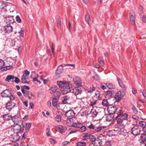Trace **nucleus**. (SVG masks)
<instances>
[{
	"instance_id": "1",
	"label": "nucleus",
	"mask_w": 146,
	"mask_h": 146,
	"mask_svg": "<svg viewBox=\"0 0 146 146\" xmlns=\"http://www.w3.org/2000/svg\"><path fill=\"white\" fill-rule=\"evenodd\" d=\"M21 125H22V127L18 123L14 125L13 129L15 133H22L23 132L24 125H23V122H21Z\"/></svg>"
},
{
	"instance_id": "2",
	"label": "nucleus",
	"mask_w": 146,
	"mask_h": 146,
	"mask_svg": "<svg viewBox=\"0 0 146 146\" xmlns=\"http://www.w3.org/2000/svg\"><path fill=\"white\" fill-rule=\"evenodd\" d=\"M78 123H76L75 120L72 118L68 119L67 121L66 124L69 127H73L76 128V127H79V125L80 124H78Z\"/></svg>"
},
{
	"instance_id": "3",
	"label": "nucleus",
	"mask_w": 146,
	"mask_h": 146,
	"mask_svg": "<svg viewBox=\"0 0 146 146\" xmlns=\"http://www.w3.org/2000/svg\"><path fill=\"white\" fill-rule=\"evenodd\" d=\"M128 114L127 113H124L122 111L120 110L119 112L117 113L116 118L122 119L123 121L126 120L127 119L128 117Z\"/></svg>"
},
{
	"instance_id": "4",
	"label": "nucleus",
	"mask_w": 146,
	"mask_h": 146,
	"mask_svg": "<svg viewBox=\"0 0 146 146\" xmlns=\"http://www.w3.org/2000/svg\"><path fill=\"white\" fill-rule=\"evenodd\" d=\"M141 129L138 126H135L131 129V133L134 135H137L140 134Z\"/></svg>"
},
{
	"instance_id": "5",
	"label": "nucleus",
	"mask_w": 146,
	"mask_h": 146,
	"mask_svg": "<svg viewBox=\"0 0 146 146\" xmlns=\"http://www.w3.org/2000/svg\"><path fill=\"white\" fill-rule=\"evenodd\" d=\"M115 119H117V124L116 126L117 127L118 129H117L116 130L118 131H120L122 130L123 127H124V125L123 123V121L122 119L118 118H116V117L115 118Z\"/></svg>"
},
{
	"instance_id": "6",
	"label": "nucleus",
	"mask_w": 146,
	"mask_h": 146,
	"mask_svg": "<svg viewBox=\"0 0 146 146\" xmlns=\"http://www.w3.org/2000/svg\"><path fill=\"white\" fill-rule=\"evenodd\" d=\"M70 86L71 85L69 84L65 83L62 89V91L63 94H66L71 91Z\"/></svg>"
},
{
	"instance_id": "7",
	"label": "nucleus",
	"mask_w": 146,
	"mask_h": 146,
	"mask_svg": "<svg viewBox=\"0 0 146 146\" xmlns=\"http://www.w3.org/2000/svg\"><path fill=\"white\" fill-rule=\"evenodd\" d=\"M129 19L131 24L132 25L134 24L135 19V14L133 11L131 10L130 11Z\"/></svg>"
},
{
	"instance_id": "8",
	"label": "nucleus",
	"mask_w": 146,
	"mask_h": 146,
	"mask_svg": "<svg viewBox=\"0 0 146 146\" xmlns=\"http://www.w3.org/2000/svg\"><path fill=\"white\" fill-rule=\"evenodd\" d=\"M11 92L8 89H6L4 90L1 93V95L3 98L9 97V95H11Z\"/></svg>"
},
{
	"instance_id": "9",
	"label": "nucleus",
	"mask_w": 146,
	"mask_h": 146,
	"mask_svg": "<svg viewBox=\"0 0 146 146\" xmlns=\"http://www.w3.org/2000/svg\"><path fill=\"white\" fill-rule=\"evenodd\" d=\"M3 29L6 34H9L13 31L12 27L10 25H6L3 27Z\"/></svg>"
},
{
	"instance_id": "10",
	"label": "nucleus",
	"mask_w": 146,
	"mask_h": 146,
	"mask_svg": "<svg viewBox=\"0 0 146 146\" xmlns=\"http://www.w3.org/2000/svg\"><path fill=\"white\" fill-rule=\"evenodd\" d=\"M65 115L68 119L73 118L75 115V113L73 110H69L66 111Z\"/></svg>"
},
{
	"instance_id": "11",
	"label": "nucleus",
	"mask_w": 146,
	"mask_h": 146,
	"mask_svg": "<svg viewBox=\"0 0 146 146\" xmlns=\"http://www.w3.org/2000/svg\"><path fill=\"white\" fill-rule=\"evenodd\" d=\"M4 21L7 24V25H10L11 23H12L14 21L13 17L8 16L5 17L4 19Z\"/></svg>"
},
{
	"instance_id": "12",
	"label": "nucleus",
	"mask_w": 146,
	"mask_h": 146,
	"mask_svg": "<svg viewBox=\"0 0 146 146\" xmlns=\"http://www.w3.org/2000/svg\"><path fill=\"white\" fill-rule=\"evenodd\" d=\"M63 67L61 65L59 66L56 71V78L60 77V75L61 74L63 71Z\"/></svg>"
},
{
	"instance_id": "13",
	"label": "nucleus",
	"mask_w": 146,
	"mask_h": 146,
	"mask_svg": "<svg viewBox=\"0 0 146 146\" xmlns=\"http://www.w3.org/2000/svg\"><path fill=\"white\" fill-rule=\"evenodd\" d=\"M117 110L116 106L110 105L108 108V111L110 114H113Z\"/></svg>"
},
{
	"instance_id": "14",
	"label": "nucleus",
	"mask_w": 146,
	"mask_h": 146,
	"mask_svg": "<svg viewBox=\"0 0 146 146\" xmlns=\"http://www.w3.org/2000/svg\"><path fill=\"white\" fill-rule=\"evenodd\" d=\"M15 106V103L11 101H10V102H9L6 104L5 107L8 110H10L13 108Z\"/></svg>"
},
{
	"instance_id": "15",
	"label": "nucleus",
	"mask_w": 146,
	"mask_h": 146,
	"mask_svg": "<svg viewBox=\"0 0 146 146\" xmlns=\"http://www.w3.org/2000/svg\"><path fill=\"white\" fill-rule=\"evenodd\" d=\"M73 81L74 83L78 86H81L82 81L80 78L78 77H75L73 78Z\"/></svg>"
},
{
	"instance_id": "16",
	"label": "nucleus",
	"mask_w": 146,
	"mask_h": 146,
	"mask_svg": "<svg viewBox=\"0 0 146 146\" xmlns=\"http://www.w3.org/2000/svg\"><path fill=\"white\" fill-rule=\"evenodd\" d=\"M94 146H102V139L98 137L96 138L95 141L92 143Z\"/></svg>"
},
{
	"instance_id": "17",
	"label": "nucleus",
	"mask_w": 146,
	"mask_h": 146,
	"mask_svg": "<svg viewBox=\"0 0 146 146\" xmlns=\"http://www.w3.org/2000/svg\"><path fill=\"white\" fill-rule=\"evenodd\" d=\"M9 45L10 46H15V45H19V43H20V40H16L15 39H9Z\"/></svg>"
},
{
	"instance_id": "18",
	"label": "nucleus",
	"mask_w": 146,
	"mask_h": 146,
	"mask_svg": "<svg viewBox=\"0 0 146 146\" xmlns=\"http://www.w3.org/2000/svg\"><path fill=\"white\" fill-rule=\"evenodd\" d=\"M123 95H122L120 91L118 92L115 96V99L116 101H118L121 100Z\"/></svg>"
},
{
	"instance_id": "19",
	"label": "nucleus",
	"mask_w": 146,
	"mask_h": 146,
	"mask_svg": "<svg viewBox=\"0 0 146 146\" xmlns=\"http://www.w3.org/2000/svg\"><path fill=\"white\" fill-rule=\"evenodd\" d=\"M81 91L82 90L80 88L76 87L72 89L71 92L76 95L80 94Z\"/></svg>"
},
{
	"instance_id": "20",
	"label": "nucleus",
	"mask_w": 146,
	"mask_h": 146,
	"mask_svg": "<svg viewBox=\"0 0 146 146\" xmlns=\"http://www.w3.org/2000/svg\"><path fill=\"white\" fill-rule=\"evenodd\" d=\"M0 62H1V64H0V69H1L2 71H6L9 70V68H7L6 66L3 67L4 65V62L3 60H0Z\"/></svg>"
},
{
	"instance_id": "21",
	"label": "nucleus",
	"mask_w": 146,
	"mask_h": 146,
	"mask_svg": "<svg viewBox=\"0 0 146 146\" xmlns=\"http://www.w3.org/2000/svg\"><path fill=\"white\" fill-rule=\"evenodd\" d=\"M10 139L11 141L15 142L19 139V137L17 135H11L10 137Z\"/></svg>"
},
{
	"instance_id": "22",
	"label": "nucleus",
	"mask_w": 146,
	"mask_h": 146,
	"mask_svg": "<svg viewBox=\"0 0 146 146\" xmlns=\"http://www.w3.org/2000/svg\"><path fill=\"white\" fill-rule=\"evenodd\" d=\"M58 89V87L56 86L55 85L52 86L49 89L50 90V93L52 94L58 91L57 90Z\"/></svg>"
},
{
	"instance_id": "23",
	"label": "nucleus",
	"mask_w": 146,
	"mask_h": 146,
	"mask_svg": "<svg viewBox=\"0 0 146 146\" xmlns=\"http://www.w3.org/2000/svg\"><path fill=\"white\" fill-rule=\"evenodd\" d=\"M70 98L69 97L66 96L63 97L62 99V104H68V101L69 100Z\"/></svg>"
},
{
	"instance_id": "24",
	"label": "nucleus",
	"mask_w": 146,
	"mask_h": 146,
	"mask_svg": "<svg viewBox=\"0 0 146 146\" xmlns=\"http://www.w3.org/2000/svg\"><path fill=\"white\" fill-rule=\"evenodd\" d=\"M78 124H80V125H79V127H76V128H80L79 129V131L80 132H83L86 129V127L85 126H82V124L81 123H78Z\"/></svg>"
},
{
	"instance_id": "25",
	"label": "nucleus",
	"mask_w": 146,
	"mask_h": 146,
	"mask_svg": "<svg viewBox=\"0 0 146 146\" xmlns=\"http://www.w3.org/2000/svg\"><path fill=\"white\" fill-rule=\"evenodd\" d=\"M58 129L59 132L61 133L65 132L66 130V127L61 125H60L58 126Z\"/></svg>"
},
{
	"instance_id": "26",
	"label": "nucleus",
	"mask_w": 146,
	"mask_h": 146,
	"mask_svg": "<svg viewBox=\"0 0 146 146\" xmlns=\"http://www.w3.org/2000/svg\"><path fill=\"white\" fill-rule=\"evenodd\" d=\"M3 117L5 121H9L11 119L12 116L9 115L8 114H7L3 115Z\"/></svg>"
},
{
	"instance_id": "27",
	"label": "nucleus",
	"mask_w": 146,
	"mask_h": 146,
	"mask_svg": "<svg viewBox=\"0 0 146 146\" xmlns=\"http://www.w3.org/2000/svg\"><path fill=\"white\" fill-rule=\"evenodd\" d=\"M114 116L113 114H110V115H108L106 117V121H111L114 119Z\"/></svg>"
},
{
	"instance_id": "28",
	"label": "nucleus",
	"mask_w": 146,
	"mask_h": 146,
	"mask_svg": "<svg viewBox=\"0 0 146 146\" xmlns=\"http://www.w3.org/2000/svg\"><path fill=\"white\" fill-rule=\"evenodd\" d=\"M18 118V117L17 115H15L13 117H12L11 119L14 123V124L18 123L19 122Z\"/></svg>"
},
{
	"instance_id": "29",
	"label": "nucleus",
	"mask_w": 146,
	"mask_h": 146,
	"mask_svg": "<svg viewBox=\"0 0 146 146\" xmlns=\"http://www.w3.org/2000/svg\"><path fill=\"white\" fill-rule=\"evenodd\" d=\"M102 105L104 106H107L108 107L110 105L108 102L107 99H104L102 102Z\"/></svg>"
},
{
	"instance_id": "30",
	"label": "nucleus",
	"mask_w": 146,
	"mask_h": 146,
	"mask_svg": "<svg viewBox=\"0 0 146 146\" xmlns=\"http://www.w3.org/2000/svg\"><path fill=\"white\" fill-rule=\"evenodd\" d=\"M15 76L13 75H9L7 76L5 79V81L7 82H10L11 79H14Z\"/></svg>"
},
{
	"instance_id": "31",
	"label": "nucleus",
	"mask_w": 146,
	"mask_h": 146,
	"mask_svg": "<svg viewBox=\"0 0 146 146\" xmlns=\"http://www.w3.org/2000/svg\"><path fill=\"white\" fill-rule=\"evenodd\" d=\"M106 84L108 88L109 89H112L115 88V85L111 83H106Z\"/></svg>"
},
{
	"instance_id": "32",
	"label": "nucleus",
	"mask_w": 146,
	"mask_h": 146,
	"mask_svg": "<svg viewBox=\"0 0 146 146\" xmlns=\"http://www.w3.org/2000/svg\"><path fill=\"white\" fill-rule=\"evenodd\" d=\"M89 138L90 141L92 142V143H93L96 140V137L94 136L91 135L90 134L89 135Z\"/></svg>"
},
{
	"instance_id": "33",
	"label": "nucleus",
	"mask_w": 146,
	"mask_h": 146,
	"mask_svg": "<svg viewBox=\"0 0 146 146\" xmlns=\"http://www.w3.org/2000/svg\"><path fill=\"white\" fill-rule=\"evenodd\" d=\"M105 95L107 98H110L112 96V92L110 91H108L105 92Z\"/></svg>"
},
{
	"instance_id": "34",
	"label": "nucleus",
	"mask_w": 146,
	"mask_h": 146,
	"mask_svg": "<svg viewBox=\"0 0 146 146\" xmlns=\"http://www.w3.org/2000/svg\"><path fill=\"white\" fill-rule=\"evenodd\" d=\"M65 83H64L62 81H57V84L58 86L60 87L62 89V88Z\"/></svg>"
},
{
	"instance_id": "35",
	"label": "nucleus",
	"mask_w": 146,
	"mask_h": 146,
	"mask_svg": "<svg viewBox=\"0 0 146 146\" xmlns=\"http://www.w3.org/2000/svg\"><path fill=\"white\" fill-rule=\"evenodd\" d=\"M90 134L85 133H83V137L82 139L84 140H86L89 138Z\"/></svg>"
},
{
	"instance_id": "36",
	"label": "nucleus",
	"mask_w": 146,
	"mask_h": 146,
	"mask_svg": "<svg viewBox=\"0 0 146 146\" xmlns=\"http://www.w3.org/2000/svg\"><path fill=\"white\" fill-rule=\"evenodd\" d=\"M140 137L142 142H144L146 141V134L145 133H143L141 134Z\"/></svg>"
},
{
	"instance_id": "37",
	"label": "nucleus",
	"mask_w": 146,
	"mask_h": 146,
	"mask_svg": "<svg viewBox=\"0 0 146 146\" xmlns=\"http://www.w3.org/2000/svg\"><path fill=\"white\" fill-rule=\"evenodd\" d=\"M21 91L25 97H27L29 95V91L26 90H23V89Z\"/></svg>"
},
{
	"instance_id": "38",
	"label": "nucleus",
	"mask_w": 146,
	"mask_h": 146,
	"mask_svg": "<svg viewBox=\"0 0 146 146\" xmlns=\"http://www.w3.org/2000/svg\"><path fill=\"white\" fill-rule=\"evenodd\" d=\"M104 127L102 126H100L98 127H96L95 131L97 132H99L101 131H103Z\"/></svg>"
},
{
	"instance_id": "39",
	"label": "nucleus",
	"mask_w": 146,
	"mask_h": 146,
	"mask_svg": "<svg viewBox=\"0 0 146 146\" xmlns=\"http://www.w3.org/2000/svg\"><path fill=\"white\" fill-rule=\"evenodd\" d=\"M140 126L143 127V129L146 127V122L145 121H141L139 123Z\"/></svg>"
},
{
	"instance_id": "40",
	"label": "nucleus",
	"mask_w": 146,
	"mask_h": 146,
	"mask_svg": "<svg viewBox=\"0 0 146 146\" xmlns=\"http://www.w3.org/2000/svg\"><path fill=\"white\" fill-rule=\"evenodd\" d=\"M96 88L94 86H92V88L90 87V88H89L87 89V91L88 92L91 93H92L93 91L95 90Z\"/></svg>"
},
{
	"instance_id": "41",
	"label": "nucleus",
	"mask_w": 146,
	"mask_h": 146,
	"mask_svg": "<svg viewBox=\"0 0 146 146\" xmlns=\"http://www.w3.org/2000/svg\"><path fill=\"white\" fill-rule=\"evenodd\" d=\"M57 99H56L54 98H53L52 99V104L54 106H56L57 105Z\"/></svg>"
},
{
	"instance_id": "42",
	"label": "nucleus",
	"mask_w": 146,
	"mask_h": 146,
	"mask_svg": "<svg viewBox=\"0 0 146 146\" xmlns=\"http://www.w3.org/2000/svg\"><path fill=\"white\" fill-rule=\"evenodd\" d=\"M55 93V94H54V98L58 100L60 97V93L59 91L56 92Z\"/></svg>"
},
{
	"instance_id": "43",
	"label": "nucleus",
	"mask_w": 146,
	"mask_h": 146,
	"mask_svg": "<svg viewBox=\"0 0 146 146\" xmlns=\"http://www.w3.org/2000/svg\"><path fill=\"white\" fill-rule=\"evenodd\" d=\"M31 125L30 123H27L26 124L25 129L26 131H28L31 127Z\"/></svg>"
},
{
	"instance_id": "44",
	"label": "nucleus",
	"mask_w": 146,
	"mask_h": 146,
	"mask_svg": "<svg viewBox=\"0 0 146 146\" xmlns=\"http://www.w3.org/2000/svg\"><path fill=\"white\" fill-rule=\"evenodd\" d=\"M55 120L57 122H60L61 120V117L60 115H57L54 118Z\"/></svg>"
},
{
	"instance_id": "45",
	"label": "nucleus",
	"mask_w": 146,
	"mask_h": 146,
	"mask_svg": "<svg viewBox=\"0 0 146 146\" xmlns=\"http://www.w3.org/2000/svg\"><path fill=\"white\" fill-rule=\"evenodd\" d=\"M98 114V112L95 110H92V117H96Z\"/></svg>"
},
{
	"instance_id": "46",
	"label": "nucleus",
	"mask_w": 146,
	"mask_h": 146,
	"mask_svg": "<svg viewBox=\"0 0 146 146\" xmlns=\"http://www.w3.org/2000/svg\"><path fill=\"white\" fill-rule=\"evenodd\" d=\"M85 19L86 21L89 24V22L91 21V19L89 15L88 14H86L85 16Z\"/></svg>"
},
{
	"instance_id": "47",
	"label": "nucleus",
	"mask_w": 146,
	"mask_h": 146,
	"mask_svg": "<svg viewBox=\"0 0 146 146\" xmlns=\"http://www.w3.org/2000/svg\"><path fill=\"white\" fill-rule=\"evenodd\" d=\"M86 145V143L82 142H79L76 143L77 146H85Z\"/></svg>"
},
{
	"instance_id": "48",
	"label": "nucleus",
	"mask_w": 146,
	"mask_h": 146,
	"mask_svg": "<svg viewBox=\"0 0 146 146\" xmlns=\"http://www.w3.org/2000/svg\"><path fill=\"white\" fill-rule=\"evenodd\" d=\"M97 101L96 100H93L92 101H91L90 106H94L96 104Z\"/></svg>"
},
{
	"instance_id": "49",
	"label": "nucleus",
	"mask_w": 146,
	"mask_h": 146,
	"mask_svg": "<svg viewBox=\"0 0 146 146\" xmlns=\"http://www.w3.org/2000/svg\"><path fill=\"white\" fill-rule=\"evenodd\" d=\"M132 105V110L135 114H137L138 113V110L133 105Z\"/></svg>"
},
{
	"instance_id": "50",
	"label": "nucleus",
	"mask_w": 146,
	"mask_h": 146,
	"mask_svg": "<svg viewBox=\"0 0 146 146\" xmlns=\"http://www.w3.org/2000/svg\"><path fill=\"white\" fill-rule=\"evenodd\" d=\"M117 80L119 86H121V87L122 88L123 85V82H122V81L121 80V79L119 78L118 77L117 78Z\"/></svg>"
},
{
	"instance_id": "51",
	"label": "nucleus",
	"mask_w": 146,
	"mask_h": 146,
	"mask_svg": "<svg viewBox=\"0 0 146 146\" xmlns=\"http://www.w3.org/2000/svg\"><path fill=\"white\" fill-rule=\"evenodd\" d=\"M21 90H22V89L23 90H25V89L27 90H29L30 89V88L29 87L25 85L21 86Z\"/></svg>"
},
{
	"instance_id": "52",
	"label": "nucleus",
	"mask_w": 146,
	"mask_h": 146,
	"mask_svg": "<svg viewBox=\"0 0 146 146\" xmlns=\"http://www.w3.org/2000/svg\"><path fill=\"white\" fill-rule=\"evenodd\" d=\"M15 79L14 81H12V82H15L16 83L18 84L20 82L19 79L17 77H15Z\"/></svg>"
},
{
	"instance_id": "53",
	"label": "nucleus",
	"mask_w": 146,
	"mask_h": 146,
	"mask_svg": "<svg viewBox=\"0 0 146 146\" xmlns=\"http://www.w3.org/2000/svg\"><path fill=\"white\" fill-rule=\"evenodd\" d=\"M89 129H91L95 130L96 127H95L91 123L88 127Z\"/></svg>"
},
{
	"instance_id": "54",
	"label": "nucleus",
	"mask_w": 146,
	"mask_h": 146,
	"mask_svg": "<svg viewBox=\"0 0 146 146\" xmlns=\"http://www.w3.org/2000/svg\"><path fill=\"white\" fill-rule=\"evenodd\" d=\"M21 83L23 84H29L30 83V81H27L26 80H25L23 78H21Z\"/></svg>"
},
{
	"instance_id": "55",
	"label": "nucleus",
	"mask_w": 146,
	"mask_h": 146,
	"mask_svg": "<svg viewBox=\"0 0 146 146\" xmlns=\"http://www.w3.org/2000/svg\"><path fill=\"white\" fill-rule=\"evenodd\" d=\"M16 20L17 21L18 23H20L21 22V19L19 16H17L16 17Z\"/></svg>"
},
{
	"instance_id": "56",
	"label": "nucleus",
	"mask_w": 146,
	"mask_h": 146,
	"mask_svg": "<svg viewBox=\"0 0 146 146\" xmlns=\"http://www.w3.org/2000/svg\"><path fill=\"white\" fill-rule=\"evenodd\" d=\"M30 72L27 70H24V74L23 75H25L26 76H28Z\"/></svg>"
},
{
	"instance_id": "57",
	"label": "nucleus",
	"mask_w": 146,
	"mask_h": 146,
	"mask_svg": "<svg viewBox=\"0 0 146 146\" xmlns=\"http://www.w3.org/2000/svg\"><path fill=\"white\" fill-rule=\"evenodd\" d=\"M61 20L60 19H59L58 20V23L57 24V27L58 28H60L61 26Z\"/></svg>"
},
{
	"instance_id": "58",
	"label": "nucleus",
	"mask_w": 146,
	"mask_h": 146,
	"mask_svg": "<svg viewBox=\"0 0 146 146\" xmlns=\"http://www.w3.org/2000/svg\"><path fill=\"white\" fill-rule=\"evenodd\" d=\"M98 60L100 64L101 65H103L104 64V62L102 58H99Z\"/></svg>"
},
{
	"instance_id": "59",
	"label": "nucleus",
	"mask_w": 146,
	"mask_h": 146,
	"mask_svg": "<svg viewBox=\"0 0 146 146\" xmlns=\"http://www.w3.org/2000/svg\"><path fill=\"white\" fill-rule=\"evenodd\" d=\"M18 33L21 37H23L24 36V31L22 29H21L20 31L18 32Z\"/></svg>"
},
{
	"instance_id": "60",
	"label": "nucleus",
	"mask_w": 146,
	"mask_h": 146,
	"mask_svg": "<svg viewBox=\"0 0 146 146\" xmlns=\"http://www.w3.org/2000/svg\"><path fill=\"white\" fill-rule=\"evenodd\" d=\"M141 92H142V95L146 99V92L144 90H141Z\"/></svg>"
},
{
	"instance_id": "61",
	"label": "nucleus",
	"mask_w": 146,
	"mask_h": 146,
	"mask_svg": "<svg viewBox=\"0 0 146 146\" xmlns=\"http://www.w3.org/2000/svg\"><path fill=\"white\" fill-rule=\"evenodd\" d=\"M10 100L11 101H12V100H14L15 99V97L13 95H12L11 93V95H9V97Z\"/></svg>"
},
{
	"instance_id": "62",
	"label": "nucleus",
	"mask_w": 146,
	"mask_h": 146,
	"mask_svg": "<svg viewBox=\"0 0 146 146\" xmlns=\"http://www.w3.org/2000/svg\"><path fill=\"white\" fill-rule=\"evenodd\" d=\"M102 146H111L110 142V141L106 142L104 145Z\"/></svg>"
},
{
	"instance_id": "63",
	"label": "nucleus",
	"mask_w": 146,
	"mask_h": 146,
	"mask_svg": "<svg viewBox=\"0 0 146 146\" xmlns=\"http://www.w3.org/2000/svg\"><path fill=\"white\" fill-rule=\"evenodd\" d=\"M49 141L51 144H54L55 143V140L52 139H49Z\"/></svg>"
},
{
	"instance_id": "64",
	"label": "nucleus",
	"mask_w": 146,
	"mask_h": 146,
	"mask_svg": "<svg viewBox=\"0 0 146 146\" xmlns=\"http://www.w3.org/2000/svg\"><path fill=\"white\" fill-rule=\"evenodd\" d=\"M70 143V142L69 141H65V142H63L62 143V145L63 146H65L66 145H67L68 144Z\"/></svg>"
}]
</instances>
